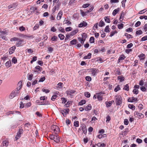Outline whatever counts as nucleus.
Returning a JSON list of instances; mask_svg holds the SVG:
<instances>
[{
    "instance_id": "36",
    "label": "nucleus",
    "mask_w": 147,
    "mask_h": 147,
    "mask_svg": "<svg viewBox=\"0 0 147 147\" xmlns=\"http://www.w3.org/2000/svg\"><path fill=\"white\" fill-rule=\"evenodd\" d=\"M16 5L15 4H11L8 6V8L9 9L12 8H14L16 7Z\"/></svg>"
},
{
    "instance_id": "7",
    "label": "nucleus",
    "mask_w": 147,
    "mask_h": 147,
    "mask_svg": "<svg viewBox=\"0 0 147 147\" xmlns=\"http://www.w3.org/2000/svg\"><path fill=\"white\" fill-rule=\"evenodd\" d=\"M18 90H17L14 91H12L10 96L9 97L10 98H12L16 96H17L19 93Z\"/></svg>"
},
{
    "instance_id": "62",
    "label": "nucleus",
    "mask_w": 147,
    "mask_h": 147,
    "mask_svg": "<svg viewBox=\"0 0 147 147\" xmlns=\"http://www.w3.org/2000/svg\"><path fill=\"white\" fill-rule=\"evenodd\" d=\"M87 37L86 34V33H84L82 34V38L85 40Z\"/></svg>"
},
{
    "instance_id": "39",
    "label": "nucleus",
    "mask_w": 147,
    "mask_h": 147,
    "mask_svg": "<svg viewBox=\"0 0 147 147\" xmlns=\"http://www.w3.org/2000/svg\"><path fill=\"white\" fill-rule=\"evenodd\" d=\"M105 21L107 23H110L111 22L108 16L105 17Z\"/></svg>"
},
{
    "instance_id": "64",
    "label": "nucleus",
    "mask_w": 147,
    "mask_h": 147,
    "mask_svg": "<svg viewBox=\"0 0 147 147\" xmlns=\"http://www.w3.org/2000/svg\"><path fill=\"white\" fill-rule=\"evenodd\" d=\"M118 26L119 29H121L123 28V24H119L118 25Z\"/></svg>"
},
{
    "instance_id": "16",
    "label": "nucleus",
    "mask_w": 147,
    "mask_h": 147,
    "mask_svg": "<svg viewBox=\"0 0 147 147\" xmlns=\"http://www.w3.org/2000/svg\"><path fill=\"white\" fill-rule=\"evenodd\" d=\"M60 6V4H58L57 5H55L52 9V12L53 13H54L56 11V10H58Z\"/></svg>"
},
{
    "instance_id": "14",
    "label": "nucleus",
    "mask_w": 147,
    "mask_h": 147,
    "mask_svg": "<svg viewBox=\"0 0 147 147\" xmlns=\"http://www.w3.org/2000/svg\"><path fill=\"white\" fill-rule=\"evenodd\" d=\"M16 48V47L15 46H13L11 47L9 49V54H12L14 52Z\"/></svg>"
},
{
    "instance_id": "54",
    "label": "nucleus",
    "mask_w": 147,
    "mask_h": 147,
    "mask_svg": "<svg viewBox=\"0 0 147 147\" xmlns=\"http://www.w3.org/2000/svg\"><path fill=\"white\" fill-rule=\"evenodd\" d=\"M117 33V32L116 31H113L112 32L111 34L110 35V36L112 37L115 34Z\"/></svg>"
},
{
    "instance_id": "59",
    "label": "nucleus",
    "mask_w": 147,
    "mask_h": 147,
    "mask_svg": "<svg viewBox=\"0 0 147 147\" xmlns=\"http://www.w3.org/2000/svg\"><path fill=\"white\" fill-rule=\"evenodd\" d=\"M74 125L76 127H78L79 126V122L78 121H75L74 123Z\"/></svg>"
},
{
    "instance_id": "44",
    "label": "nucleus",
    "mask_w": 147,
    "mask_h": 147,
    "mask_svg": "<svg viewBox=\"0 0 147 147\" xmlns=\"http://www.w3.org/2000/svg\"><path fill=\"white\" fill-rule=\"evenodd\" d=\"M12 62L15 64L17 63V59L15 57H13L12 60Z\"/></svg>"
},
{
    "instance_id": "63",
    "label": "nucleus",
    "mask_w": 147,
    "mask_h": 147,
    "mask_svg": "<svg viewBox=\"0 0 147 147\" xmlns=\"http://www.w3.org/2000/svg\"><path fill=\"white\" fill-rule=\"evenodd\" d=\"M20 30L21 31H23L25 30V28L23 26L20 27L19 28Z\"/></svg>"
},
{
    "instance_id": "26",
    "label": "nucleus",
    "mask_w": 147,
    "mask_h": 147,
    "mask_svg": "<svg viewBox=\"0 0 147 147\" xmlns=\"http://www.w3.org/2000/svg\"><path fill=\"white\" fill-rule=\"evenodd\" d=\"M92 108L91 105L90 104H88L87 106L85 108V110L86 111L90 110Z\"/></svg>"
},
{
    "instance_id": "27",
    "label": "nucleus",
    "mask_w": 147,
    "mask_h": 147,
    "mask_svg": "<svg viewBox=\"0 0 147 147\" xmlns=\"http://www.w3.org/2000/svg\"><path fill=\"white\" fill-rule=\"evenodd\" d=\"M125 58V57L124 55H122L120 56L119 58L118 61L119 62L121 60H122Z\"/></svg>"
},
{
    "instance_id": "49",
    "label": "nucleus",
    "mask_w": 147,
    "mask_h": 147,
    "mask_svg": "<svg viewBox=\"0 0 147 147\" xmlns=\"http://www.w3.org/2000/svg\"><path fill=\"white\" fill-rule=\"evenodd\" d=\"M48 51L49 53H51L53 51V48L51 47H48Z\"/></svg>"
},
{
    "instance_id": "30",
    "label": "nucleus",
    "mask_w": 147,
    "mask_h": 147,
    "mask_svg": "<svg viewBox=\"0 0 147 147\" xmlns=\"http://www.w3.org/2000/svg\"><path fill=\"white\" fill-rule=\"evenodd\" d=\"M59 0H53V5H55H55H57L58 4L61 5V3L59 2Z\"/></svg>"
},
{
    "instance_id": "6",
    "label": "nucleus",
    "mask_w": 147,
    "mask_h": 147,
    "mask_svg": "<svg viewBox=\"0 0 147 147\" xmlns=\"http://www.w3.org/2000/svg\"><path fill=\"white\" fill-rule=\"evenodd\" d=\"M23 133V130L22 128H20L18 132L17 133V134L16 137V140H17L19 139L21 136V134Z\"/></svg>"
},
{
    "instance_id": "24",
    "label": "nucleus",
    "mask_w": 147,
    "mask_h": 147,
    "mask_svg": "<svg viewBox=\"0 0 147 147\" xmlns=\"http://www.w3.org/2000/svg\"><path fill=\"white\" fill-rule=\"evenodd\" d=\"M63 23L64 24H67V25H69L71 24V23L68 20H66V18H64V20L63 22Z\"/></svg>"
},
{
    "instance_id": "17",
    "label": "nucleus",
    "mask_w": 147,
    "mask_h": 147,
    "mask_svg": "<svg viewBox=\"0 0 147 147\" xmlns=\"http://www.w3.org/2000/svg\"><path fill=\"white\" fill-rule=\"evenodd\" d=\"M63 14V12L62 11H60L58 13L57 18L58 20H60L62 17Z\"/></svg>"
},
{
    "instance_id": "45",
    "label": "nucleus",
    "mask_w": 147,
    "mask_h": 147,
    "mask_svg": "<svg viewBox=\"0 0 147 147\" xmlns=\"http://www.w3.org/2000/svg\"><path fill=\"white\" fill-rule=\"evenodd\" d=\"M119 80V81L120 82H121L124 80V78L123 77L118 76L117 78Z\"/></svg>"
},
{
    "instance_id": "47",
    "label": "nucleus",
    "mask_w": 147,
    "mask_h": 147,
    "mask_svg": "<svg viewBox=\"0 0 147 147\" xmlns=\"http://www.w3.org/2000/svg\"><path fill=\"white\" fill-rule=\"evenodd\" d=\"M120 90V88L119 85H118L114 89V91L115 92H117Z\"/></svg>"
},
{
    "instance_id": "22",
    "label": "nucleus",
    "mask_w": 147,
    "mask_h": 147,
    "mask_svg": "<svg viewBox=\"0 0 147 147\" xmlns=\"http://www.w3.org/2000/svg\"><path fill=\"white\" fill-rule=\"evenodd\" d=\"M5 65L7 68L11 66V62L10 61H9L5 63Z\"/></svg>"
},
{
    "instance_id": "18",
    "label": "nucleus",
    "mask_w": 147,
    "mask_h": 147,
    "mask_svg": "<svg viewBox=\"0 0 147 147\" xmlns=\"http://www.w3.org/2000/svg\"><path fill=\"white\" fill-rule=\"evenodd\" d=\"M78 29H76L71 32L70 35L72 36L74 35L78 32Z\"/></svg>"
},
{
    "instance_id": "37",
    "label": "nucleus",
    "mask_w": 147,
    "mask_h": 147,
    "mask_svg": "<svg viewBox=\"0 0 147 147\" xmlns=\"http://www.w3.org/2000/svg\"><path fill=\"white\" fill-rule=\"evenodd\" d=\"M77 43V40L76 39H74L71 41L70 44L72 45H75Z\"/></svg>"
},
{
    "instance_id": "29",
    "label": "nucleus",
    "mask_w": 147,
    "mask_h": 147,
    "mask_svg": "<svg viewBox=\"0 0 147 147\" xmlns=\"http://www.w3.org/2000/svg\"><path fill=\"white\" fill-rule=\"evenodd\" d=\"M106 137V135L105 134H100L98 136V138L100 139Z\"/></svg>"
},
{
    "instance_id": "1",
    "label": "nucleus",
    "mask_w": 147,
    "mask_h": 147,
    "mask_svg": "<svg viewBox=\"0 0 147 147\" xmlns=\"http://www.w3.org/2000/svg\"><path fill=\"white\" fill-rule=\"evenodd\" d=\"M115 101L116 102V104L117 105H119L121 104L122 102V97L120 95H117L115 96Z\"/></svg>"
},
{
    "instance_id": "19",
    "label": "nucleus",
    "mask_w": 147,
    "mask_h": 147,
    "mask_svg": "<svg viewBox=\"0 0 147 147\" xmlns=\"http://www.w3.org/2000/svg\"><path fill=\"white\" fill-rule=\"evenodd\" d=\"M134 115H137L138 117L142 118L144 117V115L142 113H140L137 112H135Z\"/></svg>"
},
{
    "instance_id": "40",
    "label": "nucleus",
    "mask_w": 147,
    "mask_h": 147,
    "mask_svg": "<svg viewBox=\"0 0 147 147\" xmlns=\"http://www.w3.org/2000/svg\"><path fill=\"white\" fill-rule=\"evenodd\" d=\"M82 129L84 134H86L87 133V129L86 128V126H83L82 127Z\"/></svg>"
},
{
    "instance_id": "13",
    "label": "nucleus",
    "mask_w": 147,
    "mask_h": 147,
    "mask_svg": "<svg viewBox=\"0 0 147 147\" xmlns=\"http://www.w3.org/2000/svg\"><path fill=\"white\" fill-rule=\"evenodd\" d=\"M146 82L145 81V80L144 79L141 80L139 82V85H140L142 86H145L146 85Z\"/></svg>"
},
{
    "instance_id": "23",
    "label": "nucleus",
    "mask_w": 147,
    "mask_h": 147,
    "mask_svg": "<svg viewBox=\"0 0 147 147\" xmlns=\"http://www.w3.org/2000/svg\"><path fill=\"white\" fill-rule=\"evenodd\" d=\"M80 13L82 15V16L83 17H84L86 16L87 15V13H88L87 12V11H84L82 10H80Z\"/></svg>"
},
{
    "instance_id": "34",
    "label": "nucleus",
    "mask_w": 147,
    "mask_h": 147,
    "mask_svg": "<svg viewBox=\"0 0 147 147\" xmlns=\"http://www.w3.org/2000/svg\"><path fill=\"white\" fill-rule=\"evenodd\" d=\"M63 84L62 83L60 82L59 83L57 84V86H56V87L59 88H62L63 87Z\"/></svg>"
},
{
    "instance_id": "58",
    "label": "nucleus",
    "mask_w": 147,
    "mask_h": 147,
    "mask_svg": "<svg viewBox=\"0 0 147 147\" xmlns=\"http://www.w3.org/2000/svg\"><path fill=\"white\" fill-rule=\"evenodd\" d=\"M57 38V36H54L52 37L51 40L52 41H55L56 40Z\"/></svg>"
},
{
    "instance_id": "53",
    "label": "nucleus",
    "mask_w": 147,
    "mask_h": 147,
    "mask_svg": "<svg viewBox=\"0 0 147 147\" xmlns=\"http://www.w3.org/2000/svg\"><path fill=\"white\" fill-rule=\"evenodd\" d=\"M42 91L46 93H48L50 92V90L47 89L43 88L42 89Z\"/></svg>"
},
{
    "instance_id": "25",
    "label": "nucleus",
    "mask_w": 147,
    "mask_h": 147,
    "mask_svg": "<svg viewBox=\"0 0 147 147\" xmlns=\"http://www.w3.org/2000/svg\"><path fill=\"white\" fill-rule=\"evenodd\" d=\"M120 9L118 8L117 9H115L113 11V16H115L116 14L119 11Z\"/></svg>"
},
{
    "instance_id": "5",
    "label": "nucleus",
    "mask_w": 147,
    "mask_h": 147,
    "mask_svg": "<svg viewBox=\"0 0 147 147\" xmlns=\"http://www.w3.org/2000/svg\"><path fill=\"white\" fill-rule=\"evenodd\" d=\"M51 128L54 131V132L56 134L58 133L59 131V127L56 125H52Z\"/></svg>"
},
{
    "instance_id": "2",
    "label": "nucleus",
    "mask_w": 147,
    "mask_h": 147,
    "mask_svg": "<svg viewBox=\"0 0 147 147\" xmlns=\"http://www.w3.org/2000/svg\"><path fill=\"white\" fill-rule=\"evenodd\" d=\"M51 139L53 140L56 143H58L60 141V138L57 135H51L50 136Z\"/></svg>"
},
{
    "instance_id": "57",
    "label": "nucleus",
    "mask_w": 147,
    "mask_h": 147,
    "mask_svg": "<svg viewBox=\"0 0 147 147\" xmlns=\"http://www.w3.org/2000/svg\"><path fill=\"white\" fill-rule=\"evenodd\" d=\"M142 32L141 30H139L136 31V34L137 35H140L142 34Z\"/></svg>"
},
{
    "instance_id": "61",
    "label": "nucleus",
    "mask_w": 147,
    "mask_h": 147,
    "mask_svg": "<svg viewBox=\"0 0 147 147\" xmlns=\"http://www.w3.org/2000/svg\"><path fill=\"white\" fill-rule=\"evenodd\" d=\"M19 38H18L17 37H14L13 38H11L10 40L11 41H17L18 40H19Z\"/></svg>"
},
{
    "instance_id": "28",
    "label": "nucleus",
    "mask_w": 147,
    "mask_h": 147,
    "mask_svg": "<svg viewBox=\"0 0 147 147\" xmlns=\"http://www.w3.org/2000/svg\"><path fill=\"white\" fill-rule=\"evenodd\" d=\"M140 60H143L145 58V55L143 54H141L138 56Z\"/></svg>"
},
{
    "instance_id": "56",
    "label": "nucleus",
    "mask_w": 147,
    "mask_h": 147,
    "mask_svg": "<svg viewBox=\"0 0 147 147\" xmlns=\"http://www.w3.org/2000/svg\"><path fill=\"white\" fill-rule=\"evenodd\" d=\"M86 79L87 81L89 82L91 81L92 80L91 77L89 76H86Z\"/></svg>"
},
{
    "instance_id": "51",
    "label": "nucleus",
    "mask_w": 147,
    "mask_h": 147,
    "mask_svg": "<svg viewBox=\"0 0 147 147\" xmlns=\"http://www.w3.org/2000/svg\"><path fill=\"white\" fill-rule=\"evenodd\" d=\"M30 38H33L32 36L30 35H25L24 36V38L26 39H28Z\"/></svg>"
},
{
    "instance_id": "38",
    "label": "nucleus",
    "mask_w": 147,
    "mask_h": 147,
    "mask_svg": "<svg viewBox=\"0 0 147 147\" xmlns=\"http://www.w3.org/2000/svg\"><path fill=\"white\" fill-rule=\"evenodd\" d=\"M72 103L71 101H68L66 104H65V106L66 107H68L69 106V105Z\"/></svg>"
},
{
    "instance_id": "21",
    "label": "nucleus",
    "mask_w": 147,
    "mask_h": 147,
    "mask_svg": "<svg viewBox=\"0 0 147 147\" xmlns=\"http://www.w3.org/2000/svg\"><path fill=\"white\" fill-rule=\"evenodd\" d=\"M22 81H19L18 84V87L17 88V90H20L22 88Z\"/></svg>"
},
{
    "instance_id": "12",
    "label": "nucleus",
    "mask_w": 147,
    "mask_h": 147,
    "mask_svg": "<svg viewBox=\"0 0 147 147\" xmlns=\"http://www.w3.org/2000/svg\"><path fill=\"white\" fill-rule=\"evenodd\" d=\"M137 101V98L134 97L129 98L128 100V102H133Z\"/></svg>"
},
{
    "instance_id": "60",
    "label": "nucleus",
    "mask_w": 147,
    "mask_h": 147,
    "mask_svg": "<svg viewBox=\"0 0 147 147\" xmlns=\"http://www.w3.org/2000/svg\"><path fill=\"white\" fill-rule=\"evenodd\" d=\"M109 26H107L105 29V31L106 32H109Z\"/></svg>"
},
{
    "instance_id": "55",
    "label": "nucleus",
    "mask_w": 147,
    "mask_h": 147,
    "mask_svg": "<svg viewBox=\"0 0 147 147\" xmlns=\"http://www.w3.org/2000/svg\"><path fill=\"white\" fill-rule=\"evenodd\" d=\"M86 103V101L85 100H82L79 103V104L80 105H82L85 104Z\"/></svg>"
},
{
    "instance_id": "50",
    "label": "nucleus",
    "mask_w": 147,
    "mask_h": 147,
    "mask_svg": "<svg viewBox=\"0 0 147 147\" xmlns=\"http://www.w3.org/2000/svg\"><path fill=\"white\" fill-rule=\"evenodd\" d=\"M85 96L89 98L90 97V94L89 92H85L84 93Z\"/></svg>"
},
{
    "instance_id": "35",
    "label": "nucleus",
    "mask_w": 147,
    "mask_h": 147,
    "mask_svg": "<svg viewBox=\"0 0 147 147\" xmlns=\"http://www.w3.org/2000/svg\"><path fill=\"white\" fill-rule=\"evenodd\" d=\"M79 41L82 44H83L84 43L85 40L83 39L82 38L79 37L78 38Z\"/></svg>"
},
{
    "instance_id": "4",
    "label": "nucleus",
    "mask_w": 147,
    "mask_h": 147,
    "mask_svg": "<svg viewBox=\"0 0 147 147\" xmlns=\"http://www.w3.org/2000/svg\"><path fill=\"white\" fill-rule=\"evenodd\" d=\"M69 111L68 109H64L60 110V112L62 113L64 117H66L67 114H68Z\"/></svg>"
},
{
    "instance_id": "32",
    "label": "nucleus",
    "mask_w": 147,
    "mask_h": 147,
    "mask_svg": "<svg viewBox=\"0 0 147 147\" xmlns=\"http://www.w3.org/2000/svg\"><path fill=\"white\" fill-rule=\"evenodd\" d=\"M98 25L99 26L102 27L105 25V23L103 21L101 20L100 21Z\"/></svg>"
},
{
    "instance_id": "42",
    "label": "nucleus",
    "mask_w": 147,
    "mask_h": 147,
    "mask_svg": "<svg viewBox=\"0 0 147 147\" xmlns=\"http://www.w3.org/2000/svg\"><path fill=\"white\" fill-rule=\"evenodd\" d=\"M31 105V104L30 102H28L27 103L25 104V108H27L28 107H30Z\"/></svg>"
},
{
    "instance_id": "11",
    "label": "nucleus",
    "mask_w": 147,
    "mask_h": 147,
    "mask_svg": "<svg viewBox=\"0 0 147 147\" xmlns=\"http://www.w3.org/2000/svg\"><path fill=\"white\" fill-rule=\"evenodd\" d=\"M87 24H88L86 22L83 21L78 25V27L79 28L85 27L87 26Z\"/></svg>"
},
{
    "instance_id": "8",
    "label": "nucleus",
    "mask_w": 147,
    "mask_h": 147,
    "mask_svg": "<svg viewBox=\"0 0 147 147\" xmlns=\"http://www.w3.org/2000/svg\"><path fill=\"white\" fill-rule=\"evenodd\" d=\"M75 92V91L74 90H67L66 91V93L67 95L70 96L72 98V96H74V94Z\"/></svg>"
},
{
    "instance_id": "33",
    "label": "nucleus",
    "mask_w": 147,
    "mask_h": 147,
    "mask_svg": "<svg viewBox=\"0 0 147 147\" xmlns=\"http://www.w3.org/2000/svg\"><path fill=\"white\" fill-rule=\"evenodd\" d=\"M128 107L132 110H134L135 109V107L133 105L129 104L128 105Z\"/></svg>"
},
{
    "instance_id": "9",
    "label": "nucleus",
    "mask_w": 147,
    "mask_h": 147,
    "mask_svg": "<svg viewBox=\"0 0 147 147\" xmlns=\"http://www.w3.org/2000/svg\"><path fill=\"white\" fill-rule=\"evenodd\" d=\"M91 74L93 76L95 75L98 72V70L95 68H92L90 69Z\"/></svg>"
},
{
    "instance_id": "41",
    "label": "nucleus",
    "mask_w": 147,
    "mask_h": 147,
    "mask_svg": "<svg viewBox=\"0 0 147 147\" xmlns=\"http://www.w3.org/2000/svg\"><path fill=\"white\" fill-rule=\"evenodd\" d=\"M61 100L62 103L63 104H65L67 101L66 99L64 98H61Z\"/></svg>"
},
{
    "instance_id": "46",
    "label": "nucleus",
    "mask_w": 147,
    "mask_h": 147,
    "mask_svg": "<svg viewBox=\"0 0 147 147\" xmlns=\"http://www.w3.org/2000/svg\"><path fill=\"white\" fill-rule=\"evenodd\" d=\"M58 37L61 40H63L64 38V36L63 35L61 34H59L58 35Z\"/></svg>"
},
{
    "instance_id": "52",
    "label": "nucleus",
    "mask_w": 147,
    "mask_h": 147,
    "mask_svg": "<svg viewBox=\"0 0 147 147\" xmlns=\"http://www.w3.org/2000/svg\"><path fill=\"white\" fill-rule=\"evenodd\" d=\"M73 28L71 27H67L65 28V30L67 32H69L70 31H71L72 30Z\"/></svg>"
},
{
    "instance_id": "10",
    "label": "nucleus",
    "mask_w": 147,
    "mask_h": 147,
    "mask_svg": "<svg viewBox=\"0 0 147 147\" xmlns=\"http://www.w3.org/2000/svg\"><path fill=\"white\" fill-rule=\"evenodd\" d=\"M19 41L16 43V45L17 47L20 46L22 45V43L24 42V40L23 39H20Z\"/></svg>"
},
{
    "instance_id": "48",
    "label": "nucleus",
    "mask_w": 147,
    "mask_h": 147,
    "mask_svg": "<svg viewBox=\"0 0 147 147\" xmlns=\"http://www.w3.org/2000/svg\"><path fill=\"white\" fill-rule=\"evenodd\" d=\"M90 42L91 43H93L94 42V38L93 37H91L90 38Z\"/></svg>"
},
{
    "instance_id": "43",
    "label": "nucleus",
    "mask_w": 147,
    "mask_h": 147,
    "mask_svg": "<svg viewBox=\"0 0 147 147\" xmlns=\"http://www.w3.org/2000/svg\"><path fill=\"white\" fill-rule=\"evenodd\" d=\"M125 36H126V37L128 38H132V35L127 34V33H125Z\"/></svg>"
},
{
    "instance_id": "31",
    "label": "nucleus",
    "mask_w": 147,
    "mask_h": 147,
    "mask_svg": "<svg viewBox=\"0 0 147 147\" xmlns=\"http://www.w3.org/2000/svg\"><path fill=\"white\" fill-rule=\"evenodd\" d=\"M129 86L128 84H126L124 86L123 89L125 90L128 91L129 90Z\"/></svg>"
},
{
    "instance_id": "15",
    "label": "nucleus",
    "mask_w": 147,
    "mask_h": 147,
    "mask_svg": "<svg viewBox=\"0 0 147 147\" xmlns=\"http://www.w3.org/2000/svg\"><path fill=\"white\" fill-rule=\"evenodd\" d=\"M97 98L99 100H101L102 99V95L101 93H97Z\"/></svg>"
},
{
    "instance_id": "20",
    "label": "nucleus",
    "mask_w": 147,
    "mask_h": 147,
    "mask_svg": "<svg viewBox=\"0 0 147 147\" xmlns=\"http://www.w3.org/2000/svg\"><path fill=\"white\" fill-rule=\"evenodd\" d=\"M96 145L99 147H105L106 146V144L100 142L98 143Z\"/></svg>"
},
{
    "instance_id": "3",
    "label": "nucleus",
    "mask_w": 147,
    "mask_h": 147,
    "mask_svg": "<svg viewBox=\"0 0 147 147\" xmlns=\"http://www.w3.org/2000/svg\"><path fill=\"white\" fill-rule=\"evenodd\" d=\"M0 34V37L1 38L5 40H7V38L6 37V35L8 33V31L6 30H5L3 31H1Z\"/></svg>"
}]
</instances>
